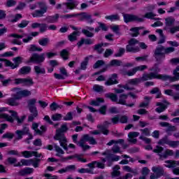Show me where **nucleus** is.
Listing matches in <instances>:
<instances>
[{
	"label": "nucleus",
	"mask_w": 179,
	"mask_h": 179,
	"mask_svg": "<svg viewBox=\"0 0 179 179\" xmlns=\"http://www.w3.org/2000/svg\"><path fill=\"white\" fill-rule=\"evenodd\" d=\"M68 130V127L66 124H63L62 126V129L59 130H57L56 135L54 138L55 141H59L60 143V146L64 149V150H67L68 148L66 147V138L64 135V132Z\"/></svg>",
	"instance_id": "obj_3"
},
{
	"label": "nucleus",
	"mask_w": 179,
	"mask_h": 179,
	"mask_svg": "<svg viewBox=\"0 0 179 179\" xmlns=\"http://www.w3.org/2000/svg\"><path fill=\"white\" fill-rule=\"evenodd\" d=\"M173 77L155 73V75L152 76V78H155V79H159L160 80H169V82H177L179 80V71H177V70H173Z\"/></svg>",
	"instance_id": "obj_6"
},
{
	"label": "nucleus",
	"mask_w": 179,
	"mask_h": 179,
	"mask_svg": "<svg viewBox=\"0 0 179 179\" xmlns=\"http://www.w3.org/2000/svg\"><path fill=\"white\" fill-rule=\"evenodd\" d=\"M141 132V136H140L139 139L143 141L145 143H150L152 140L146 136H150L151 129L149 128H145L140 130Z\"/></svg>",
	"instance_id": "obj_11"
},
{
	"label": "nucleus",
	"mask_w": 179,
	"mask_h": 179,
	"mask_svg": "<svg viewBox=\"0 0 179 179\" xmlns=\"http://www.w3.org/2000/svg\"><path fill=\"white\" fill-rule=\"evenodd\" d=\"M121 168L120 167V165H116L113 168V172L111 173L112 177H118L121 174V172L118 170H120Z\"/></svg>",
	"instance_id": "obj_37"
},
{
	"label": "nucleus",
	"mask_w": 179,
	"mask_h": 179,
	"mask_svg": "<svg viewBox=\"0 0 179 179\" xmlns=\"http://www.w3.org/2000/svg\"><path fill=\"white\" fill-rule=\"evenodd\" d=\"M155 73H145L141 78H133L127 81L125 86L120 89H115V93H124V89L125 90H133L134 86L139 85L141 82H145V80H152V79H156L155 77H152Z\"/></svg>",
	"instance_id": "obj_1"
},
{
	"label": "nucleus",
	"mask_w": 179,
	"mask_h": 179,
	"mask_svg": "<svg viewBox=\"0 0 179 179\" xmlns=\"http://www.w3.org/2000/svg\"><path fill=\"white\" fill-rule=\"evenodd\" d=\"M34 169L33 168L27 167L25 169L20 170L18 172V176H21L23 177L24 176H27V174H31L32 173H34Z\"/></svg>",
	"instance_id": "obj_29"
},
{
	"label": "nucleus",
	"mask_w": 179,
	"mask_h": 179,
	"mask_svg": "<svg viewBox=\"0 0 179 179\" xmlns=\"http://www.w3.org/2000/svg\"><path fill=\"white\" fill-rule=\"evenodd\" d=\"M93 43H94V40H93V39H90V38L85 39V38H82V39L77 43V45H78V47H82V45H83V44L90 45V44H93Z\"/></svg>",
	"instance_id": "obj_32"
},
{
	"label": "nucleus",
	"mask_w": 179,
	"mask_h": 179,
	"mask_svg": "<svg viewBox=\"0 0 179 179\" xmlns=\"http://www.w3.org/2000/svg\"><path fill=\"white\" fill-rule=\"evenodd\" d=\"M105 19H106V20H110L111 22H114L115 20H120V15H118V14L106 15L105 17Z\"/></svg>",
	"instance_id": "obj_42"
},
{
	"label": "nucleus",
	"mask_w": 179,
	"mask_h": 179,
	"mask_svg": "<svg viewBox=\"0 0 179 179\" xmlns=\"http://www.w3.org/2000/svg\"><path fill=\"white\" fill-rule=\"evenodd\" d=\"M59 19V15L56 14L52 16H48L46 17V21L48 23H57Z\"/></svg>",
	"instance_id": "obj_33"
},
{
	"label": "nucleus",
	"mask_w": 179,
	"mask_h": 179,
	"mask_svg": "<svg viewBox=\"0 0 179 179\" xmlns=\"http://www.w3.org/2000/svg\"><path fill=\"white\" fill-rule=\"evenodd\" d=\"M64 5H65L67 8V9H75V8H76V6H78V2L75 0H67L66 3H64L63 4H57L56 6V9H61V8H62V6H64Z\"/></svg>",
	"instance_id": "obj_17"
},
{
	"label": "nucleus",
	"mask_w": 179,
	"mask_h": 179,
	"mask_svg": "<svg viewBox=\"0 0 179 179\" xmlns=\"http://www.w3.org/2000/svg\"><path fill=\"white\" fill-rule=\"evenodd\" d=\"M174 48L169 47L164 49V47L159 46L156 48L155 51V58L157 61V62H160L164 59V53L170 54L171 52H174Z\"/></svg>",
	"instance_id": "obj_4"
},
{
	"label": "nucleus",
	"mask_w": 179,
	"mask_h": 179,
	"mask_svg": "<svg viewBox=\"0 0 179 179\" xmlns=\"http://www.w3.org/2000/svg\"><path fill=\"white\" fill-rule=\"evenodd\" d=\"M34 71L37 75H40L42 73H45V69L40 66H34Z\"/></svg>",
	"instance_id": "obj_46"
},
{
	"label": "nucleus",
	"mask_w": 179,
	"mask_h": 179,
	"mask_svg": "<svg viewBox=\"0 0 179 179\" xmlns=\"http://www.w3.org/2000/svg\"><path fill=\"white\" fill-rule=\"evenodd\" d=\"M128 97V95L127 94H122L120 96L119 99H117V103L118 104H122L123 106L127 105V99Z\"/></svg>",
	"instance_id": "obj_36"
},
{
	"label": "nucleus",
	"mask_w": 179,
	"mask_h": 179,
	"mask_svg": "<svg viewBox=\"0 0 179 179\" xmlns=\"http://www.w3.org/2000/svg\"><path fill=\"white\" fill-rule=\"evenodd\" d=\"M30 71H31L30 66H24L20 69V73L21 75H27V73H30Z\"/></svg>",
	"instance_id": "obj_43"
},
{
	"label": "nucleus",
	"mask_w": 179,
	"mask_h": 179,
	"mask_svg": "<svg viewBox=\"0 0 179 179\" xmlns=\"http://www.w3.org/2000/svg\"><path fill=\"white\" fill-rule=\"evenodd\" d=\"M145 69H148V66L146 65H141L138 66L135 68H134L131 71H121L122 75H127V76H134L136 72L138 71H145Z\"/></svg>",
	"instance_id": "obj_14"
},
{
	"label": "nucleus",
	"mask_w": 179,
	"mask_h": 179,
	"mask_svg": "<svg viewBox=\"0 0 179 179\" xmlns=\"http://www.w3.org/2000/svg\"><path fill=\"white\" fill-rule=\"evenodd\" d=\"M45 61V54L42 53L38 55L34 53L29 58L28 62H33L34 64H41Z\"/></svg>",
	"instance_id": "obj_10"
},
{
	"label": "nucleus",
	"mask_w": 179,
	"mask_h": 179,
	"mask_svg": "<svg viewBox=\"0 0 179 179\" xmlns=\"http://www.w3.org/2000/svg\"><path fill=\"white\" fill-rule=\"evenodd\" d=\"M169 102H166V101H164L163 103H157V106H159V107L156 108L157 113H163V111L167 108Z\"/></svg>",
	"instance_id": "obj_28"
},
{
	"label": "nucleus",
	"mask_w": 179,
	"mask_h": 179,
	"mask_svg": "<svg viewBox=\"0 0 179 179\" xmlns=\"http://www.w3.org/2000/svg\"><path fill=\"white\" fill-rule=\"evenodd\" d=\"M137 44L138 41H136V39H131L127 46V51H128V52H138V51H139V48L136 46Z\"/></svg>",
	"instance_id": "obj_12"
},
{
	"label": "nucleus",
	"mask_w": 179,
	"mask_h": 179,
	"mask_svg": "<svg viewBox=\"0 0 179 179\" xmlns=\"http://www.w3.org/2000/svg\"><path fill=\"white\" fill-rule=\"evenodd\" d=\"M118 145H122V143H116V145L113 147L112 150L113 153H121V150L120 147H118Z\"/></svg>",
	"instance_id": "obj_58"
},
{
	"label": "nucleus",
	"mask_w": 179,
	"mask_h": 179,
	"mask_svg": "<svg viewBox=\"0 0 179 179\" xmlns=\"http://www.w3.org/2000/svg\"><path fill=\"white\" fill-rule=\"evenodd\" d=\"M150 71H152V72H155V73H157V75H159V73H157L160 72V69L159 68V65L155 64L152 68L150 69Z\"/></svg>",
	"instance_id": "obj_61"
},
{
	"label": "nucleus",
	"mask_w": 179,
	"mask_h": 179,
	"mask_svg": "<svg viewBox=\"0 0 179 179\" xmlns=\"http://www.w3.org/2000/svg\"><path fill=\"white\" fill-rule=\"evenodd\" d=\"M104 103V99L103 98H97L96 100H92L90 101V104L91 106H100L101 103Z\"/></svg>",
	"instance_id": "obj_40"
},
{
	"label": "nucleus",
	"mask_w": 179,
	"mask_h": 179,
	"mask_svg": "<svg viewBox=\"0 0 179 179\" xmlns=\"http://www.w3.org/2000/svg\"><path fill=\"white\" fill-rule=\"evenodd\" d=\"M62 118V115L59 113H56L52 115V120L53 121H59Z\"/></svg>",
	"instance_id": "obj_59"
},
{
	"label": "nucleus",
	"mask_w": 179,
	"mask_h": 179,
	"mask_svg": "<svg viewBox=\"0 0 179 179\" xmlns=\"http://www.w3.org/2000/svg\"><path fill=\"white\" fill-rule=\"evenodd\" d=\"M174 23H176V18L173 17H167L165 18V27L164 30H166L169 33H171V29L176 27V26H173Z\"/></svg>",
	"instance_id": "obj_13"
},
{
	"label": "nucleus",
	"mask_w": 179,
	"mask_h": 179,
	"mask_svg": "<svg viewBox=\"0 0 179 179\" xmlns=\"http://www.w3.org/2000/svg\"><path fill=\"white\" fill-rule=\"evenodd\" d=\"M33 163V159H22L17 164H15V167H21L22 166H31Z\"/></svg>",
	"instance_id": "obj_24"
},
{
	"label": "nucleus",
	"mask_w": 179,
	"mask_h": 179,
	"mask_svg": "<svg viewBox=\"0 0 179 179\" xmlns=\"http://www.w3.org/2000/svg\"><path fill=\"white\" fill-rule=\"evenodd\" d=\"M72 170H75V165H69L68 166H66L65 168L59 169L57 171V173H59V174H64L65 173H68L69 171H72Z\"/></svg>",
	"instance_id": "obj_31"
},
{
	"label": "nucleus",
	"mask_w": 179,
	"mask_h": 179,
	"mask_svg": "<svg viewBox=\"0 0 179 179\" xmlns=\"http://www.w3.org/2000/svg\"><path fill=\"white\" fill-rule=\"evenodd\" d=\"M123 17L125 23H129V22H143V19L139 18L136 15L123 14Z\"/></svg>",
	"instance_id": "obj_18"
},
{
	"label": "nucleus",
	"mask_w": 179,
	"mask_h": 179,
	"mask_svg": "<svg viewBox=\"0 0 179 179\" xmlns=\"http://www.w3.org/2000/svg\"><path fill=\"white\" fill-rule=\"evenodd\" d=\"M121 64H122V62L117 59H113L110 62L111 66H120Z\"/></svg>",
	"instance_id": "obj_57"
},
{
	"label": "nucleus",
	"mask_w": 179,
	"mask_h": 179,
	"mask_svg": "<svg viewBox=\"0 0 179 179\" xmlns=\"http://www.w3.org/2000/svg\"><path fill=\"white\" fill-rule=\"evenodd\" d=\"M29 51L31 52H34L35 51H38L39 52H41L43 51V48L40 47H37L36 45H31L29 48H28Z\"/></svg>",
	"instance_id": "obj_45"
},
{
	"label": "nucleus",
	"mask_w": 179,
	"mask_h": 179,
	"mask_svg": "<svg viewBox=\"0 0 179 179\" xmlns=\"http://www.w3.org/2000/svg\"><path fill=\"white\" fill-rule=\"evenodd\" d=\"M0 61L4 62L5 66H9L11 69H16V68L19 67V64L23 62V57H17L13 58V61L14 63L6 59H0Z\"/></svg>",
	"instance_id": "obj_7"
},
{
	"label": "nucleus",
	"mask_w": 179,
	"mask_h": 179,
	"mask_svg": "<svg viewBox=\"0 0 179 179\" xmlns=\"http://www.w3.org/2000/svg\"><path fill=\"white\" fill-rule=\"evenodd\" d=\"M141 28H138V27H134V28H131V36H133V37H136V36H138V34H139V30Z\"/></svg>",
	"instance_id": "obj_51"
},
{
	"label": "nucleus",
	"mask_w": 179,
	"mask_h": 179,
	"mask_svg": "<svg viewBox=\"0 0 179 179\" xmlns=\"http://www.w3.org/2000/svg\"><path fill=\"white\" fill-rule=\"evenodd\" d=\"M86 142H89L90 145H96V143H97V142H96V140H94L93 137L85 134L82 136L80 141L77 143V145H78V146H80V148H82L83 150H89V149H90V146L87 145L86 144Z\"/></svg>",
	"instance_id": "obj_5"
},
{
	"label": "nucleus",
	"mask_w": 179,
	"mask_h": 179,
	"mask_svg": "<svg viewBox=\"0 0 179 179\" xmlns=\"http://www.w3.org/2000/svg\"><path fill=\"white\" fill-rule=\"evenodd\" d=\"M152 171L155 174H152L150 177V179L160 178L164 174V170L160 166H154L152 168Z\"/></svg>",
	"instance_id": "obj_16"
},
{
	"label": "nucleus",
	"mask_w": 179,
	"mask_h": 179,
	"mask_svg": "<svg viewBox=\"0 0 179 179\" xmlns=\"http://www.w3.org/2000/svg\"><path fill=\"white\" fill-rule=\"evenodd\" d=\"M78 36H79V31H74L73 34L69 36V40L70 41H75Z\"/></svg>",
	"instance_id": "obj_50"
},
{
	"label": "nucleus",
	"mask_w": 179,
	"mask_h": 179,
	"mask_svg": "<svg viewBox=\"0 0 179 179\" xmlns=\"http://www.w3.org/2000/svg\"><path fill=\"white\" fill-rule=\"evenodd\" d=\"M99 27L95 29L96 33H99L100 31V29L103 30L104 31H107L108 30V27L106 25V24L99 22Z\"/></svg>",
	"instance_id": "obj_39"
},
{
	"label": "nucleus",
	"mask_w": 179,
	"mask_h": 179,
	"mask_svg": "<svg viewBox=\"0 0 179 179\" xmlns=\"http://www.w3.org/2000/svg\"><path fill=\"white\" fill-rule=\"evenodd\" d=\"M50 43V39L48 38H43L38 41V43L42 47H47Z\"/></svg>",
	"instance_id": "obj_44"
},
{
	"label": "nucleus",
	"mask_w": 179,
	"mask_h": 179,
	"mask_svg": "<svg viewBox=\"0 0 179 179\" xmlns=\"http://www.w3.org/2000/svg\"><path fill=\"white\" fill-rule=\"evenodd\" d=\"M117 143H124V140L123 139H120L118 141L112 140V141H109L107 143V145H108V146H111L113 145H116Z\"/></svg>",
	"instance_id": "obj_53"
},
{
	"label": "nucleus",
	"mask_w": 179,
	"mask_h": 179,
	"mask_svg": "<svg viewBox=\"0 0 179 179\" xmlns=\"http://www.w3.org/2000/svg\"><path fill=\"white\" fill-rule=\"evenodd\" d=\"M25 34L19 35V34H12L11 37H13L14 39L12 41L13 44H17V45H21L22 41H20V38H23L24 37Z\"/></svg>",
	"instance_id": "obj_26"
},
{
	"label": "nucleus",
	"mask_w": 179,
	"mask_h": 179,
	"mask_svg": "<svg viewBox=\"0 0 179 179\" xmlns=\"http://www.w3.org/2000/svg\"><path fill=\"white\" fill-rule=\"evenodd\" d=\"M17 139L19 141L23 138V135H29V138L25 140L27 143H30V141L33 139V135L30 134L29 127H24L22 130H17L15 131Z\"/></svg>",
	"instance_id": "obj_8"
},
{
	"label": "nucleus",
	"mask_w": 179,
	"mask_h": 179,
	"mask_svg": "<svg viewBox=\"0 0 179 179\" xmlns=\"http://www.w3.org/2000/svg\"><path fill=\"white\" fill-rule=\"evenodd\" d=\"M151 94H157V99H159L162 94L159 88L155 87L150 91Z\"/></svg>",
	"instance_id": "obj_52"
},
{
	"label": "nucleus",
	"mask_w": 179,
	"mask_h": 179,
	"mask_svg": "<svg viewBox=\"0 0 179 179\" xmlns=\"http://www.w3.org/2000/svg\"><path fill=\"white\" fill-rule=\"evenodd\" d=\"M12 96L14 98H8L6 100V104H8V106H11L13 107H17L20 104V103L17 100H20V99L16 98V94H12Z\"/></svg>",
	"instance_id": "obj_21"
},
{
	"label": "nucleus",
	"mask_w": 179,
	"mask_h": 179,
	"mask_svg": "<svg viewBox=\"0 0 179 179\" xmlns=\"http://www.w3.org/2000/svg\"><path fill=\"white\" fill-rule=\"evenodd\" d=\"M117 76L116 73H114L111 77L105 83L106 86H111L113 85H117L118 81L117 80Z\"/></svg>",
	"instance_id": "obj_27"
},
{
	"label": "nucleus",
	"mask_w": 179,
	"mask_h": 179,
	"mask_svg": "<svg viewBox=\"0 0 179 179\" xmlns=\"http://www.w3.org/2000/svg\"><path fill=\"white\" fill-rule=\"evenodd\" d=\"M113 54H114V50H113L107 49L105 51L104 57H105V58H108V57H110V55H113Z\"/></svg>",
	"instance_id": "obj_63"
},
{
	"label": "nucleus",
	"mask_w": 179,
	"mask_h": 179,
	"mask_svg": "<svg viewBox=\"0 0 179 179\" xmlns=\"http://www.w3.org/2000/svg\"><path fill=\"white\" fill-rule=\"evenodd\" d=\"M87 62H89V57H85V60L81 63L80 69L85 71L86 66H87Z\"/></svg>",
	"instance_id": "obj_56"
},
{
	"label": "nucleus",
	"mask_w": 179,
	"mask_h": 179,
	"mask_svg": "<svg viewBox=\"0 0 179 179\" xmlns=\"http://www.w3.org/2000/svg\"><path fill=\"white\" fill-rule=\"evenodd\" d=\"M54 148H55V152H57L56 156L61 157V156H62V155L65 153V152H64V150L62 149L61 147L57 145V144L54 145Z\"/></svg>",
	"instance_id": "obj_38"
},
{
	"label": "nucleus",
	"mask_w": 179,
	"mask_h": 179,
	"mask_svg": "<svg viewBox=\"0 0 179 179\" xmlns=\"http://www.w3.org/2000/svg\"><path fill=\"white\" fill-rule=\"evenodd\" d=\"M12 92L16 94V99H22V97H29L31 96V92L29 90H22L20 88H13Z\"/></svg>",
	"instance_id": "obj_9"
},
{
	"label": "nucleus",
	"mask_w": 179,
	"mask_h": 179,
	"mask_svg": "<svg viewBox=\"0 0 179 179\" xmlns=\"http://www.w3.org/2000/svg\"><path fill=\"white\" fill-rule=\"evenodd\" d=\"M159 145H162V146H164V145H169L171 148H177L179 146V141H173L169 138L165 137L158 142Z\"/></svg>",
	"instance_id": "obj_15"
},
{
	"label": "nucleus",
	"mask_w": 179,
	"mask_h": 179,
	"mask_svg": "<svg viewBox=\"0 0 179 179\" xmlns=\"http://www.w3.org/2000/svg\"><path fill=\"white\" fill-rule=\"evenodd\" d=\"M145 102H143L140 104V107H148L149 106V101L152 100V97L145 96L144 98Z\"/></svg>",
	"instance_id": "obj_48"
},
{
	"label": "nucleus",
	"mask_w": 179,
	"mask_h": 179,
	"mask_svg": "<svg viewBox=\"0 0 179 179\" xmlns=\"http://www.w3.org/2000/svg\"><path fill=\"white\" fill-rule=\"evenodd\" d=\"M103 89H104V87L99 85H95L93 86V90L94 92H103Z\"/></svg>",
	"instance_id": "obj_62"
},
{
	"label": "nucleus",
	"mask_w": 179,
	"mask_h": 179,
	"mask_svg": "<svg viewBox=\"0 0 179 179\" xmlns=\"http://www.w3.org/2000/svg\"><path fill=\"white\" fill-rule=\"evenodd\" d=\"M21 155L25 159H29V157H33V156H34L35 157H43V155L41 153H39L37 151L25 150V151L22 152Z\"/></svg>",
	"instance_id": "obj_19"
},
{
	"label": "nucleus",
	"mask_w": 179,
	"mask_h": 179,
	"mask_svg": "<svg viewBox=\"0 0 179 179\" xmlns=\"http://www.w3.org/2000/svg\"><path fill=\"white\" fill-rule=\"evenodd\" d=\"M101 66H104V62L103 60L97 61L95 64L94 65V68L96 69L97 68H101Z\"/></svg>",
	"instance_id": "obj_60"
},
{
	"label": "nucleus",
	"mask_w": 179,
	"mask_h": 179,
	"mask_svg": "<svg viewBox=\"0 0 179 179\" xmlns=\"http://www.w3.org/2000/svg\"><path fill=\"white\" fill-rule=\"evenodd\" d=\"M33 79L31 78H24L23 85L24 86H31L33 85Z\"/></svg>",
	"instance_id": "obj_55"
},
{
	"label": "nucleus",
	"mask_w": 179,
	"mask_h": 179,
	"mask_svg": "<svg viewBox=\"0 0 179 179\" xmlns=\"http://www.w3.org/2000/svg\"><path fill=\"white\" fill-rule=\"evenodd\" d=\"M112 122L113 124H117L121 122L122 124H127L128 122V117L122 115L121 117L116 116L112 118Z\"/></svg>",
	"instance_id": "obj_23"
},
{
	"label": "nucleus",
	"mask_w": 179,
	"mask_h": 179,
	"mask_svg": "<svg viewBox=\"0 0 179 179\" xmlns=\"http://www.w3.org/2000/svg\"><path fill=\"white\" fill-rule=\"evenodd\" d=\"M37 8H39L40 10H36L31 13L33 17H43L44 13H47V10H48V7L44 2H38L29 6V9L31 10H34L37 9Z\"/></svg>",
	"instance_id": "obj_2"
},
{
	"label": "nucleus",
	"mask_w": 179,
	"mask_h": 179,
	"mask_svg": "<svg viewBox=\"0 0 179 179\" xmlns=\"http://www.w3.org/2000/svg\"><path fill=\"white\" fill-rule=\"evenodd\" d=\"M31 128L37 135H43V134L47 131V127L45 126H41L40 129H38V124L37 123H33Z\"/></svg>",
	"instance_id": "obj_22"
},
{
	"label": "nucleus",
	"mask_w": 179,
	"mask_h": 179,
	"mask_svg": "<svg viewBox=\"0 0 179 179\" xmlns=\"http://www.w3.org/2000/svg\"><path fill=\"white\" fill-rule=\"evenodd\" d=\"M30 111L31 113V115L29 117V121H33L38 115V113L37 112V108L36 107H33L30 108Z\"/></svg>",
	"instance_id": "obj_35"
},
{
	"label": "nucleus",
	"mask_w": 179,
	"mask_h": 179,
	"mask_svg": "<svg viewBox=\"0 0 179 179\" xmlns=\"http://www.w3.org/2000/svg\"><path fill=\"white\" fill-rule=\"evenodd\" d=\"M0 120L8 121V122H13V118L12 117V116L4 113H0Z\"/></svg>",
	"instance_id": "obj_34"
},
{
	"label": "nucleus",
	"mask_w": 179,
	"mask_h": 179,
	"mask_svg": "<svg viewBox=\"0 0 179 179\" xmlns=\"http://www.w3.org/2000/svg\"><path fill=\"white\" fill-rule=\"evenodd\" d=\"M159 125H161V127H169V131H176V127L174 126H170V124L167 122H160Z\"/></svg>",
	"instance_id": "obj_49"
},
{
	"label": "nucleus",
	"mask_w": 179,
	"mask_h": 179,
	"mask_svg": "<svg viewBox=\"0 0 179 179\" xmlns=\"http://www.w3.org/2000/svg\"><path fill=\"white\" fill-rule=\"evenodd\" d=\"M44 177H45L46 179H58V176H52L50 173H45Z\"/></svg>",
	"instance_id": "obj_64"
},
{
	"label": "nucleus",
	"mask_w": 179,
	"mask_h": 179,
	"mask_svg": "<svg viewBox=\"0 0 179 179\" xmlns=\"http://www.w3.org/2000/svg\"><path fill=\"white\" fill-rule=\"evenodd\" d=\"M73 159H77V160L78 162H81V163H86V162H87L86 159H84L83 157H82L81 155H78L62 157L61 158L60 162H68V160H72Z\"/></svg>",
	"instance_id": "obj_20"
},
{
	"label": "nucleus",
	"mask_w": 179,
	"mask_h": 179,
	"mask_svg": "<svg viewBox=\"0 0 179 179\" xmlns=\"http://www.w3.org/2000/svg\"><path fill=\"white\" fill-rule=\"evenodd\" d=\"M139 135V132L136 131H132L129 133L128 134V141L130 142V143H136L138 142V140L135 138H138V136Z\"/></svg>",
	"instance_id": "obj_25"
},
{
	"label": "nucleus",
	"mask_w": 179,
	"mask_h": 179,
	"mask_svg": "<svg viewBox=\"0 0 179 179\" xmlns=\"http://www.w3.org/2000/svg\"><path fill=\"white\" fill-rule=\"evenodd\" d=\"M105 96L107 97V99H110L113 101H116L118 103V99H117V95L113 93H108L105 94Z\"/></svg>",
	"instance_id": "obj_47"
},
{
	"label": "nucleus",
	"mask_w": 179,
	"mask_h": 179,
	"mask_svg": "<svg viewBox=\"0 0 179 179\" xmlns=\"http://www.w3.org/2000/svg\"><path fill=\"white\" fill-rule=\"evenodd\" d=\"M108 45V43H101L95 45V50L99 53L101 54L103 51H104V49H103V47H107Z\"/></svg>",
	"instance_id": "obj_41"
},
{
	"label": "nucleus",
	"mask_w": 179,
	"mask_h": 179,
	"mask_svg": "<svg viewBox=\"0 0 179 179\" xmlns=\"http://www.w3.org/2000/svg\"><path fill=\"white\" fill-rule=\"evenodd\" d=\"M165 163V167L168 169H173V167L179 166V161L167 160Z\"/></svg>",
	"instance_id": "obj_30"
},
{
	"label": "nucleus",
	"mask_w": 179,
	"mask_h": 179,
	"mask_svg": "<svg viewBox=\"0 0 179 179\" xmlns=\"http://www.w3.org/2000/svg\"><path fill=\"white\" fill-rule=\"evenodd\" d=\"M110 123L108 122H105L104 125L103 126H98V128H100L101 130L102 131L103 135H108V130L104 129V127L108 125Z\"/></svg>",
	"instance_id": "obj_54"
}]
</instances>
